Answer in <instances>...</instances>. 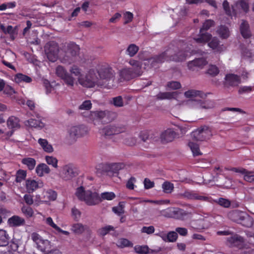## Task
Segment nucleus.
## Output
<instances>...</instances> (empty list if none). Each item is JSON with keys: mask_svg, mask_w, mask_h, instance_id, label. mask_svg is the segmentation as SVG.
Listing matches in <instances>:
<instances>
[{"mask_svg": "<svg viewBox=\"0 0 254 254\" xmlns=\"http://www.w3.org/2000/svg\"><path fill=\"white\" fill-rule=\"evenodd\" d=\"M227 244L231 247H236L239 249L244 247V238L238 234H234L227 238Z\"/></svg>", "mask_w": 254, "mask_h": 254, "instance_id": "nucleus-13", "label": "nucleus"}, {"mask_svg": "<svg viewBox=\"0 0 254 254\" xmlns=\"http://www.w3.org/2000/svg\"><path fill=\"white\" fill-rule=\"evenodd\" d=\"M125 128L122 127L110 125L104 127L101 131V133L105 136H110L114 134H119L125 131Z\"/></svg>", "mask_w": 254, "mask_h": 254, "instance_id": "nucleus-14", "label": "nucleus"}, {"mask_svg": "<svg viewBox=\"0 0 254 254\" xmlns=\"http://www.w3.org/2000/svg\"><path fill=\"white\" fill-rule=\"evenodd\" d=\"M101 197L102 199L111 200L116 197V195L113 192H104L101 193Z\"/></svg>", "mask_w": 254, "mask_h": 254, "instance_id": "nucleus-57", "label": "nucleus"}, {"mask_svg": "<svg viewBox=\"0 0 254 254\" xmlns=\"http://www.w3.org/2000/svg\"><path fill=\"white\" fill-rule=\"evenodd\" d=\"M98 77L96 74L95 69L92 68L89 69L87 73L85 75H82L78 78L79 83L83 87L92 88L95 86Z\"/></svg>", "mask_w": 254, "mask_h": 254, "instance_id": "nucleus-7", "label": "nucleus"}, {"mask_svg": "<svg viewBox=\"0 0 254 254\" xmlns=\"http://www.w3.org/2000/svg\"><path fill=\"white\" fill-rule=\"evenodd\" d=\"M96 73L98 75V78L110 81L114 80L115 78L116 73L112 67L106 63H101L98 64L95 68Z\"/></svg>", "mask_w": 254, "mask_h": 254, "instance_id": "nucleus-4", "label": "nucleus"}, {"mask_svg": "<svg viewBox=\"0 0 254 254\" xmlns=\"http://www.w3.org/2000/svg\"><path fill=\"white\" fill-rule=\"evenodd\" d=\"M212 135L210 128L206 126L197 128L191 133L192 137L197 141H203L209 139Z\"/></svg>", "mask_w": 254, "mask_h": 254, "instance_id": "nucleus-10", "label": "nucleus"}, {"mask_svg": "<svg viewBox=\"0 0 254 254\" xmlns=\"http://www.w3.org/2000/svg\"><path fill=\"white\" fill-rule=\"evenodd\" d=\"M178 95V93L177 91L164 92H160L156 95V98L157 100H159L165 99L170 100L172 99H176Z\"/></svg>", "mask_w": 254, "mask_h": 254, "instance_id": "nucleus-26", "label": "nucleus"}, {"mask_svg": "<svg viewBox=\"0 0 254 254\" xmlns=\"http://www.w3.org/2000/svg\"><path fill=\"white\" fill-rule=\"evenodd\" d=\"M81 213L75 207L71 209V216L74 220L78 221L81 217Z\"/></svg>", "mask_w": 254, "mask_h": 254, "instance_id": "nucleus-59", "label": "nucleus"}, {"mask_svg": "<svg viewBox=\"0 0 254 254\" xmlns=\"http://www.w3.org/2000/svg\"><path fill=\"white\" fill-rule=\"evenodd\" d=\"M160 214L165 217L184 221L190 217V213L179 207H170L161 210Z\"/></svg>", "mask_w": 254, "mask_h": 254, "instance_id": "nucleus-3", "label": "nucleus"}, {"mask_svg": "<svg viewBox=\"0 0 254 254\" xmlns=\"http://www.w3.org/2000/svg\"><path fill=\"white\" fill-rule=\"evenodd\" d=\"M116 245L119 248H124L125 247H132L133 244L127 239L121 238L118 240Z\"/></svg>", "mask_w": 254, "mask_h": 254, "instance_id": "nucleus-43", "label": "nucleus"}, {"mask_svg": "<svg viewBox=\"0 0 254 254\" xmlns=\"http://www.w3.org/2000/svg\"><path fill=\"white\" fill-rule=\"evenodd\" d=\"M224 79L223 85L225 88L237 87L241 83L240 76L234 73L226 74Z\"/></svg>", "mask_w": 254, "mask_h": 254, "instance_id": "nucleus-12", "label": "nucleus"}, {"mask_svg": "<svg viewBox=\"0 0 254 254\" xmlns=\"http://www.w3.org/2000/svg\"><path fill=\"white\" fill-rule=\"evenodd\" d=\"M201 94V91L195 90H189L185 92V96L187 98L200 96Z\"/></svg>", "mask_w": 254, "mask_h": 254, "instance_id": "nucleus-56", "label": "nucleus"}, {"mask_svg": "<svg viewBox=\"0 0 254 254\" xmlns=\"http://www.w3.org/2000/svg\"><path fill=\"white\" fill-rule=\"evenodd\" d=\"M123 18L125 20L124 24H127L132 21L133 18V15L129 11H126L124 14Z\"/></svg>", "mask_w": 254, "mask_h": 254, "instance_id": "nucleus-63", "label": "nucleus"}, {"mask_svg": "<svg viewBox=\"0 0 254 254\" xmlns=\"http://www.w3.org/2000/svg\"><path fill=\"white\" fill-rule=\"evenodd\" d=\"M14 81L15 82L17 83H19L22 82L26 83H30L32 81V79L30 77L28 76V75L19 73L15 75Z\"/></svg>", "mask_w": 254, "mask_h": 254, "instance_id": "nucleus-34", "label": "nucleus"}, {"mask_svg": "<svg viewBox=\"0 0 254 254\" xmlns=\"http://www.w3.org/2000/svg\"><path fill=\"white\" fill-rule=\"evenodd\" d=\"M51 170L49 166L45 163H40L35 169V172L39 177H43L45 174H48L50 173Z\"/></svg>", "mask_w": 254, "mask_h": 254, "instance_id": "nucleus-27", "label": "nucleus"}, {"mask_svg": "<svg viewBox=\"0 0 254 254\" xmlns=\"http://www.w3.org/2000/svg\"><path fill=\"white\" fill-rule=\"evenodd\" d=\"M212 38L211 34L205 32L200 33L199 37L195 38L194 40L197 43H206L209 41Z\"/></svg>", "mask_w": 254, "mask_h": 254, "instance_id": "nucleus-33", "label": "nucleus"}, {"mask_svg": "<svg viewBox=\"0 0 254 254\" xmlns=\"http://www.w3.org/2000/svg\"><path fill=\"white\" fill-rule=\"evenodd\" d=\"M67 73L66 70L62 65H58L56 68V75L61 79Z\"/></svg>", "mask_w": 254, "mask_h": 254, "instance_id": "nucleus-54", "label": "nucleus"}, {"mask_svg": "<svg viewBox=\"0 0 254 254\" xmlns=\"http://www.w3.org/2000/svg\"><path fill=\"white\" fill-rule=\"evenodd\" d=\"M7 125L8 128L12 129H16L20 127L19 119L14 116L9 117L7 121Z\"/></svg>", "mask_w": 254, "mask_h": 254, "instance_id": "nucleus-30", "label": "nucleus"}, {"mask_svg": "<svg viewBox=\"0 0 254 254\" xmlns=\"http://www.w3.org/2000/svg\"><path fill=\"white\" fill-rule=\"evenodd\" d=\"M87 129L86 127L81 125L77 127H72L69 130V135L73 138H78L86 134Z\"/></svg>", "mask_w": 254, "mask_h": 254, "instance_id": "nucleus-18", "label": "nucleus"}, {"mask_svg": "<svg viewBox=\"0 0 254 254\" xmlns=\"http://www.w3.org/2000/svg\"><path fill=\"white\" fill-rule=\"evenodd\" d=\"M45 160L48 165H51L55 168L58 167V160L56 157L51 156H46L45 157Z\"/></svg>", "mask_w": 254, "mask_h": 254, "instance_id": "nucleus-52", "label": "nucleus"}, {"mask_svg": "<svg viewBox=\"0 0 254 254\" xmlns=\"http://www.w3.org/2000/svg\"><path fill=\"white\" fill-rule=\"evenodd\" d=\"M191 53L190 49L188 47L186 43L179 41L177 43V46L170 45L164 52L149 58L147 62L151 67L156 68L165 61H183Z\"/></svg>", "mask_w": 254, "mask_h": 254, "instance_id": "nucleus-1", "label": "nucleus"}, {"mask_svg": "<svg viewBox=\"0 0 254 254\" xmlns=\"http://www.w3.org/2000/svg\"><path fill=\"white\" fill-rule=\"evenodd\" d=\"M24 124L26 126L31 127L42 128L44 127V124L41 121L34 119L25 121Z\"/></svg>", "mask_w": 254, "mask_h": 254, "instance_id": "nucleus-32", "label": "nucleus"}, {"mask_svg": "<svg viewBox=\"0 0 254 254\" xmlns=\"http://www.w3.org/2000/svg\"><path fill=\"white\" fill-rule=\"evenodd\" d=\"M215 22L213 20L207 19L203 23L202 27L200 29V33L208 30L214 25Z\"/></svg>", "mask_w": 254, "mask_h": 254, "instance_id": "nucleus-49", "label": "nucleus"}, {"mask_svg": "<svg viewBox=\"0 0 254 254\" xmlns=\"http://www.w3.org/2000/svg\"><path fill=\"white\" fill-rule=\"evenodd\" d=\"M230 170L242 174H244V180L248 182H254V175L252 172L248 171L245 169L243 168H232Z\"/></svg>", "mask_w": 254, "mask_h": 254, "instance_id": "nucleus-23", "label": "nucleus"}, {"mask_svg": "<svg viewBox=\"0 0 254 254\" xmlns=\"http://www.w3.org/2000/svg\"><path fill=\"white\" fill-rule=\"evenodd\" d=\"M207 64V61L203 58L195 59L188 63V68L192 70H195L196 67L202 68Z\"/></svg>", "mask_w": 254, "mask_h": 254, "instance_id": "nucleus-21", "label": "nucleus"}, {"mask_svg": "<svg viewBox=\"0 0 254 254\" xmlns=\"http://www.w3.org/2000/svg\"><path fill=\"white\" fill-rule=\"evenodd\" d=\"M91 115L92 117L97 119L101 120L105 117L106 113L105 111H92L91 112Z\"/></svg>", "mask_w": 254, "mask_h": 254, "instance_id": "nucleus-58", "label": "nucleus"}, {"mask_svg": "<svg viewBox=\"0 0 254 254\" xmlns=\"http://www.w3.org/2000/svg\"><path fill=\"white\" fill-rule=\"evenodd\" d=\"M134 251L139 254H147L149 253V248L147 246H135L134 247Z\"/></svg>", "mask_w": 254, "mask_h": 254, "instance_id": "nucleus-48", "label": "nucleus"}, {"mask_svg": "<svg viewBox=\"0 0 254 254\" xmlns=\"http://www.w3.org/2000/svg\"><path fill=\"white\" fill-rule=\"evenodd\" d=\"M174 188L173 184L166 181L162 184V189L164 192L169 193L172 192Z\"/></svg>", "mask_w": 254, "mask_h": 254, "instance_id": "nucleus-51", "label": "nucleus"}, {"mask_svg": "<svg viewBox=\"0 0 254 254\" xmlns=\"http://www.w3.org/2000/svg\"><path fill=\"white\" fill-rule=\"evenodd\" d=\"M61 176L65 180H69L76 176L77 173L74 170L71 164L64 165L61 173Z\"/></svg>", "mask_w": 254, "mask_h": 254, "instance_id": "nucleus-16", "label": "nucleus"}, {"mask_svg": "<svg viewBox=\"0 0 254 254\" xmlns=\"http://www.w3.org/2000/svg\"><path fill=\"white\" fill-rule=\"evenodd\" d=\"M187 104L191 108L195 109H209L212 107L207 102L201 100H190L188 101Z\"/></svg>", "mask_w": 254, "mask_h": 254, "instance_id": "nucleus-17", "label": "nucleus"}, {"mask_svg": "<svg viewBox=\"0 0 254 254\" xmlns=\"http://www.w3.org/2000/svg\"><path fill=\"white\" fill-rule=\"evenodd\" d=\"M209 223L206 219H201L193 221L191 227L197 231L207 229L209 226Z\"/></svg>", "mask_w": 254, "mask_h": 254, "instance_id": "nucleus-22", "label": "nucleus"}, {"mask_svg": "<svg viewBox=\"0 0 254 254\" xmlns=\"http://www.w3.org/2000/svg\"><path fill=\"white\" fill-rule=\"evenodd\" d=\"M92 103L90 100L84 101L79 107L80 110H89L92 108Z\"/></svg>", "mask_w": 254, "mask_h": 254, "instance_id": "nucleus-64", "label": "nucleus"}, {"mask_svg": "<svg viewBox=\"0 0 254 254\" xmlns=\"http://www.w3.org/2000/svg\"><path fill=\"white\" fill-rule=\"evenodd\" d=\"M228 217L232 221L240 223L246 227L251 225L249 216L245 212L234 210L228 213Z\"/></svg>", "mask_w": 254, "mask_h": 254, "instance_id": "nucleus-8", "label": "nucleus"}, {"mask_svg": "<svg viewBox=\"0 0 254 254\" xmlns=\"http://www.w3.org/2000/svg\"><path fill=\"white\" fill-rule=\"evenodd\" d=\"M26 171L20 169L16 172V182L20 183L24 180L26 177Z\"/></svg>", "mask_w": 254, "mask_h": 254, "instance_id": "nucleus-50", "label": "nucleus"}, {"mask_svg": "<svg viewBox=\"0 0 254 254\" xmlns=\"http://www.w3.org/2000/svg\"><path fill=\"white\" fill-rule=\"evenodd\" d=\"M202 193H199L196 190H186L183 193H180L181 197L187 199L192 200H200L202 201H208L209 197L202 195Z\"/></svg>", "mask_w": 254, "mask_h": 254, "instance_id": "nucleus-11", "label": "nucleus"}, {"mask_svg": "<svg viewBox=\"0 0 254 254\" xmlns=\"http://www.w3.org/2000/svg\"><path fill=\"white\" fill-rule=\"evenodd\" d=\"M46 195L49 200L54 201L55 200L58 196L57 192L53 190H48L46 192Z\"/></svg>", "mask_w": 254, "mask_h": 254, "instance_id": "nucleus-55", "label": "nucleus"}, {"mask_svg": "<svg viewBox=\"0 0 254 254\" xmlns=\"http://www.w3.org/2000/svg\"><path fill=\"white\" fill-rule=\"evenodd\" d=\"M8 222L11 226L17 227L23 225L25 221L24 219L17 215H14L8 219Z\"/></svg>", "mask_w": 254, "mask_h": 254, "instance_id": "nucleus-28", "label": "nucleus"}, {"mask_svg": "<svg viewBox=\"0 0 254 254\" xmlns=\"http://www.w3.org/2000/svg\"><path fill=\"white\" fill-rule=\"evenodd\" d=\"M9 237L7 232L3 230H0V246L4 247L8 244Z\"/></svg>", "mask_w": 254, "mask_h": 254, "instance_id": "nucleus-35", "label": "nucleus"}, {"mask_svg": "<svg viewBox=\"0 0 254 254\" xmlns=\"http://www.w3.org/2000/svg\"><path fill=\"white\" fill-rule=\"evenodd\" d=\"M38 142L45 152L47 153H52L53 152L54 149L52 145L48 142L47 139L39 138L38 140Z\"/></svg>", "mask_w": 254, "mask_h": 254, "instance_id": "nucleus-31", "label": "nucleus"}, {"mask_svg": "<svg viewBox=\"0 0 254 254\" xmlns=\"http://www.w3.org/2000/svg\"><path fill=\"white\" fill-rule=\"evenodd\" d=\"M240 30L242 37L245 39L250 38L251 36V32L250 26L247 21L243 20L240 25Z\"/></svg>", "mask_w": 254, "mask_h": 254, "instance_id": "nucleus-24", "label": "nucleus"}, {"mask_svg": "<svg viewBox=\"0 0 254 254\" xmlns=\"http://www.w3.org/2000/svg\"><path fill=\"white\" fill-rule=\"evenodd\" d=\"M139 50V47L134 44H130L126 51V54L130 57H132L136 55Z\"/></svg>", "mask_w": 254, "mask_h": 254, "instance_id": "nucleus-37", "label": "nucleus"}, {"mask_svg": "<svg viewBox=\"0 0 254 254\" xmlns=\"http://www.w3.org/2000/svg\"><path fill=\"white\" fill-rule=\"evenodd\" d=\"M114 228L111 225H107L105 227H102L98 230V233L101 236H105L108 234L110 231H114Z\"/></svg>", "mask_w": 254, "mask_h": 254, "instance_id": "nucleus-46", "label": "nucleus"}, {"mask_svg": "<svg viewBox=\"0 0 254 254\" xmlns=\"http://www.w3.org/2000/svg\"><path fill=\"white\" fill-rule=\"evenodd\" d=\"M21 211L24 215L27 218H30L33 216L34 211L30 206H23L21 208Z\"/></svg>", "mask_w": 254, "mask_h": 254, "instance_id": "nucleus-53", "label": "nucleus"}, {"mask_svg": "<svg viewBox=\"0 0 254 254\" xmlns=\"http://www.w3.org/2000/svg\"><path fill=\"white\" fill-rule=\"evenodd\" d=\"M21 162L23 165H25L30 171L33 170L36 165V160L31 157L23 158L21 159Z\"/></svg>", "mask_w": 254, "mask_h": 254, "instance_id": "nucleus-29", "label": "nucleus"}, {"mask_svg": "<svg viewBox=\"0 0 254 254\" xmlns=\"http://www.w3.org/2000/svg\"><path fill=\"white\" fill-rule=\"evenodd\" d=\"M159 236L163 241L167 242H175L178 239V234L175 231L169 232L167 234L161 233Z\"/></svg>", "mask_w": 254, "mask_h": 254, "instance_id": "nucleus-25", "label": "nucleus"}, {"mask_svg": "<svg viewBox=\"0 0 254 254\" xmlns=\"http://www.w3.org/2000/svg\"><path fill=\"white\" fill-rule=\"evenodd\" d=\"M208 45L216 52H221L222 51V48L219 46V41L216 38H212L211 41L208 43Z\"/></svg>", "mask_w": 254, "mask_h": 254, "instance_id": "nucleus-36", "label": "nucleus"}, {"mask_svg": "<svg viewBox=\"0 0 254 254\" xmlns=\"http://www.w3.org/2000/svg\"><path fill=\"white\" fill-rule=\"evenodd\" d=\"M167 87L170 89L176 90L181 88V84L178 81H169L167 84Z\"/></svg>", "mask_w": 254, "mask_h": 254, "instance_id": "nucleus-60", "label": "nucleus"}, {"mask_svg": "<svg viewBox=\"0 0 254 254\" xmlns=\"http://www.w3.org/2000/svg\"><path fill=\"white\" fill-rule=\"evenodd\" d=\"M75 195L79 200L84 201L87 205L90 206L95 205L101 201L97 192L89 190H85L82 186L77 188Z\"/></svg>", "mask_w": 254, "mask_h": 254, "instance_id": "nucleus-2", "label": "nucleus"}, {"mask_svg": "<svg viewBox=\"0 0 254 254\" xmlns=\"http://www.w3.org/2000/svg\"><path fill=\"white\" fill-rule=\"evenodd\" d=\"M44 51L48 60L55 62L58 59L59 47L58 44L55 41H49L45 45Z\"/></svg>", "mask_w": 254, "mask_h": 254, "instance_id": "nucleus-9", "label": "nucleus"}, {"mask_svg": "<svg viewBox=\"0 0 254 254\" xmlns=\"http://www.w3.org/2000/svg\"><path fill=\"white\" fill-rule=\"evenodd\" d=\"M69 71L71 73L74 74L76 76H78V78H79V76H81L82 75L81 72V69L79 68L77 65H72L70 67Z\"/></svg>", "mask_w": 254, "mask_h": 254, "instance_id": "nucleus-62", "label": "nucleus"}, {"mask_svg": "<svg viewBox=\"0 0 254 254\" xmlns=\"http://www.w3.org/2000/svg\"><path fill=\"white\" fill-rule=\"evenodd\" d=\"M62 79L68 87L71 88L74 86L75 79L68 72Z\"/></svg>", "mask_w": 254, "mask_h": 254, "instance_id": "nucleus-41", "label": "nucleus"}, {"mask_svg": "<svg viewBox=\"0 0 254 254\" xmlns=\"http://www.w3.org/2000/svg\"><path fill=\"white\" fill-rule=\"evenodd\" d=\"M79 46L74 42H70L67 44L65 55L62 58V62L65 64H71L75 62L76 57L79 55Z\"/></svg>", "mask_w": 254, "mask_h": 254, "instance_id": "nucleus-5", "label": "nucleus"}, {"mask_svg": "<svg viewBox=\"0 0 254 254\" xmlns=\"http://www.w3.org/2000/svg\"><path fill=\"white\" fill-rule=\"evenodd\" d=\"M219 73V69L217 66L215 65L211 64L209 66L206 73L211 76L214 77L217 75Z\"/></svg>", "mask_w": 254, "mask_h": 254, "instance_id": "nucleus-45", "label": "nucleus"}, {"mask_svg": "<svg viewBox=\"0 0 254 254\" xmlns=\"http://www.w3.org/2000/svg\"><path fill=\"white\" fill-rule=\"evenodd\" d=\"M217 32L221 38H227L230 35V31L228 28L225 25H221L217 30Z\"/></svg>", "mask_w": 254, "mask_h": 254, "instance_id": "nucleus-38", "label": "nucleus"}, {"mask_svg": "<svg viewBox=\"0 0 254 254\" xmlns=\"http://www.w3.org/2000/svg\"><path fill=\"white\" fill-rule=\"evenodd\" d=\"M71 230L75 234H81L85 231V226L83 225L81 223H79L73 224L71 226Z\"/></svg>", "mask_w": 254, "mask_h": 254, "instance_id": "nucleus-42", "label": "nucleus"}, {"mask_svg": "<svg viewBox=\"0 0 254 254\" xmlns=\"http://www.w3.org/2000/svg\"><path fill=\"white\" fill-rule=\"evenodd\" d=\"M236 7L241 9L245 13H247L249 11V3L244 0H239L235 3Z\"/></svg>", "mask_w": 254, "mask_h": 254, "instance_id": "nucleus-39", "label": "nucleus"}, {"mask_svg": "<svg viewBox=\"0 0 254 254\" xmlns=\"http://www.w3.org/2000/svg\"><path fill=\"white\" fill-rule=\"evenodd\" d=\"M179 135V134L172 128H168L162 132L160 135L161 140L165 143L172 141Z\"/></svg>", "mask_w": 254, "mask_h": 254, "instance_id": "nucleus-15", "label": "nucleus"}, {"mask_svg": "<svg viewBox=\"0 0 254 254\" xmlns=\"http://www.w3.org/2000/svg\"><path fill=\"white\" fill-rule=\"evenodd\" d=\"M62 79L68 87L71 88L74 86L75 79L68 72Z\"/></svg>", "mask_w": 254, "mask_h": 254, "instance_id": "nucleus-40", "label": "nucleus"}, {"mask_svg": "<svg viewBox=\"0 0 254 254\" xmlns=\"http://www.w3.org/2000/svg\"><path fill=\"white\" fill-rule=\"evenodd\" d=\"M188 145L194 156H198L201 154L199 146L197 143H194L193 142H189Z\"/></svg>", "mask_w": 254, "mask_h": 254, "instance_id": "nucleus-47", "label": "nucleus"}, {"mask_svg": "<svg viewBox=\"0 0 254 254\" xmlns=\"http://www.w3.org/2000/svg\"><path fill=\"white\" fill-rule=\"evenodd\" d=\"M113 105L118 107H123L124 105V102L123 98L121 96H119L113 98Z\"/></svg>", "mask_w": 254, "mask_h": 254, "instance_id": "nucleus-61", "label": "nucleus"}, {"mask_svg": "<svg viewBox=\"0 0 254 254\" xmlns=\"http://www.w3.org/2000/svg\"><path fill=\"white\" fill-rule=\"evenodd\" d=\"M120 81L129 80L136 76V73L132 68H124L119 72Z\"/></svg>", "mask_w": 254, "mask_h": 254, "instance_id": "nucleus-19", "label": "nucleus"}, {"mask_svg": "<svg viewBox=\"0 0 254 254\" xmlns=\"http://www.w3.org/2000/svg\"><path fill=\"white\" fill-rule=\"evenodd\" d=\"M31 236V239L37 245L38 249L42 251L43 249L41 248V246L39 245L40 243H43V240L42 239L41 237L38 233L35 232L32 233Z\"/></svg>", "mask_w": 254, "mask_h": 254, "instance_id": "nucleus-44", "label": "nucleus"}, {"mask_svg": "<svg viewBox=\"0 0 254 254\" xmlns=\"http://www.w3.org/2000/svg\"><path fill=\"white\" fill-rule=\"evenodd\" d=\"M43 182L40 180L36 181L34 180L28 179L26 181V188L29 193L34 191L38 188L43 187Z\"/></svg>", "mask_w": 254, "mask_h": 254, "instance_id": "nucleus-20", "label": "nucleus"}, {"mask_svg": "<svg viewBox=\"0 0 254 254\" xmlns=\"http://www.w3.org/2000/svg\"><path fill=\"white\" fill-rule=\"evenodd\" d=\"M125 165L123 163L106 164L100 163L96 166V169L97 173L101 174L106 173L108 175H113L118 173V172L123 169Z\"/></svg>", "mask_w": 254, "mask_h": 254, "instance_id": "nucleus-6", "label": "nucleus"}]
</instances>
